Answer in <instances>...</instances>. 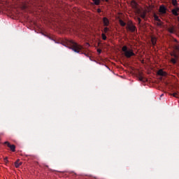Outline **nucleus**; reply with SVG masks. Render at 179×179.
<instances>
[{"label": "nucleus", "instance_id": "393cba45", "mask_svg": "<svg viewBox=\"0 0 179 179\" xmlns=\"http://www.w3.org/2000/svg\"><path fill=\"white\" fill-rule=\"evenodd\" d=\"M139 80L140 81H143V77H142V76L139 77Z\"/></svg>", "mask_w": 179, "mask_h": 179}, {"label": "nucleus", "instance_id": "ddd939ff", "mask_svg": "<svg viewBox=\"0 0 179 179\" xmlns=\"http://www.w3.org/2000/svg\"><path fill=\"white\" fill-rule=\"evenodd\" d=\"M119 23H120V25L123 27L126 26V22L124 21H123L122 20H120Z\"/></svg>", "mask_w": 179, "mask_h": 179}, {"label": "nucleus", "instance_id": "4be33fe9", "mask_svg": "<svg viewBox=\"0 0 179 179\" xmlns=\"http://www.w3.org/2000/svg\"><path fill=\"white\" fill-rule=\"evenodd\" d=\"M172 56H173V57H175L176 59H178V55H177L176 54L173 53V54L172 55Z\"/></svg>", "mask_w": 179, "mask_h": 179}, {"label": "nucleus", "instance_id": "c85d7f7f", "mask_svg": "<svg viewBox=\"0 0 179 179\" xmlns=\"http://www.w3.org/2000/svg\"><path fill=\"white\" fill-rule=\"evenodd\" d=\"M106 2H108V0H106Z\"/></svg>", "mask_w": 179, "mask_h": 179}, {"label": "nucleus", "instance_id": "7c9ffc66", "mask_svg": "<svg viewBox=\"0 0 179 179\" xmlns=\"http://www.w3.org/2000/svg\"><path fill=\"white\" fill-rule=\"evenodd\" d=\"M0 141H1V137H0Z\"/></svg>", "mask_w": 179, "mask_h": 179}, {"label": "nucleus", "instance_id": "f257e3e1", "mask_svg": "<svg viewBox=\"0 0 179 179\" xmlns=\"http://www.w3.org/2000/svg\"><path fill=\"white\" fill-rule=\"evenodd\" d=\"M130 6H131L132 9L136 12L137 14L140 15V17L144 19L146 17V13L142 12L141 8H139V5L138 3L136 1V0H132L130 1Z\"/></svg>", "mask_w": 179, "mask_h": 179}, {"label": "nucleus", "instance_id": "9b49d317", "mask_svg": "<svg viewBox=\"0 0 179 179\" xmlns=\"http://www.w3.org/2000/svg\"><path fill=\"white\" fill-rule=\"evenodd\" d=\"M151 41H152V46L156 45V44H157V38L155 37V36H152L151 37Z\"/></svg>", "mask_w": 179, "mask_h": 179}, {"label": "nucleus", "instance_id": "b1692460", "mask_svg": "<svg viewBox=\"0 0 179 179\" xmlns=\"http://www.w3.org/2000/svg\"><path fill=\"white\" fill-rule=\"evenodd\" d=\"M172 95H173V97L178 98V96H177L178 94L177 93H173Z\"/></svg>", "mask_w": 179, "mask_h": 179}, {"label": "nucleus", "instance_id": "cd10ccee", "mask_svg": "<svg viewBox=\"0 0 179 179\" xmlns=\"http://www.w3.org/2000/svg\"><path fill=\"white\" fill-rule=\"evenodd\" d=\"M178 29H179V23H178Z\"/></svg>", "mask_w": 179, "mask_h": 179}, {"label": "nucleus", "instance_id": "6e6552de", "mask_svg": "<svg viewBox=\"0 0 179 179\" xmlns=\"http://www.w3.org/2000/svg\"><path fill=\"white\" fill-rule=\"evenodd\" d=\"M103 23L104 27H108L110 25V20H108L107 17H103Z\"/></svg>", "mask_w": 179, "mask_h": 179}, {"label": "nucleus", "instance_id": "7ed1b4c3", "mask_svg": "<svg viewBox=\"0 0 179 179\" xmlns=\"http://www.w3.org/2000/svg\"><path fill=\"white\" fill-rule=\"evenodd\" d=\"M122 51L124 53V57H126L127 59H129L133 56H136V54H134L133 50H128V47L126 45L122 48Z\"/></svg>", "mask_w": 179, "mask_h": 179}, {"label": "nucleus", "instance_id": "aec40b11", "mask_svg": "<svg viewBox=\"0 0 179 179\" xmlns=\"http://www.w3.org/2000/svg\"><path fill=\"white\" fill-rule=\"evenodd\" d=\"M136 20H137V21L138 22V24H140L141 23V17H137Z\"/></svg>", "mask_w": 179, "mask_h": 179}, {"label": "nucleus", "instance_id": "f8f14e48", "mask_svg": "<svg viewBox=\"0 0 179 179\" xmlns=\"http://www.w3.org/2000/svg\"><path fill=\"white\" fill-rule=\"evenodd\" d=\"M22 164V162H20L19 159H17L15 163H14V165L15 166L16 169H18Z\"/></svg>", "mask_w": 179, "mask_h": 179}, {"label": "nucleus", "instance_id": "5701e85b", "mask_svg": "<svg viewBox=\"0 0 179 179\" xmlns=\"http://www.w3.org/2000/svg\"><path fill=\"white\" fill-rule=\"evenodd\" d=\"M96 52H98L99 54H101L102 52V50L101 49L96 50Z\"/></svg>", "mask_w": 179, "mask_h": 179}, {"label": "nucleus", "instance_id": "20e7f679", "mask_svg": "<svg viewBox=\"0 0 179 179\" xmlns=\"http://www.w3.org/2000/svg\"><path fill=\"white\" fill-rule=\"evenodd\" d=\"M172 5L175 6V8L172 9V15L173 16L179 15V7H178V1L177 0H172Z\"/></svg>", "mask_w": 179, "mask_h": 179}, {"label": "nucleus", "instance_id": "4468645a", "mask_svg": "<svg viewBox=\"0 0 179 179\" xmlns=\"http://www.w3.org/2000/svg\"><path fill=\"white\" fill-rule=\"evenodd\" d=\"M154 18L155 20L157 22H162V20H160V19L159 18V16H157L156 14L154 15Z\"/></svg>", "mask_w": 179, "mask_h": 179}, {"label": "nucleus", "instance_id": "a878e982", "mask_svg": "<svg viewBox=\"0 0 179 179\" xmlns=\"http://www.w3.org/2000/svg\"><path fill=\"white\" fill-rule=\"evenodd\" d=\"M96 12H98L99 13H101L102 11L101 10V9H98L97 10H96Z\"/></svg>", "mask_w": 179, "mask_h": 179}, {"label": "nucleus", "instance_id": "c756f323", "mask_svg": "<svg viewBox=\"0 0 179 179\" xmlns=\"http://www.w3.org/2000/svg\"><path fill=\"white\" fill-rule=\"evenodd\" d=\"M85 56H87V54H85Z\"/></svg>", "mask_w": 179, "mask_h": 179}, {"label": "nucleus", "instance_id": "bb28decb", "mask_svg": "<svg viewBox=\"0 0 179 179\" xmlns=\"http://www.w3.org/2000/svg\"><path fill=\"white\" fill-rule=\"evenodd\" d=\"M178 22H179V17H178Z\"/></svg>", "mask_w": 179, "mask_h": 179}, {"label": "nucleus", "instance_id": "1a4fd4ad", "mask_svg": "<svg viewBox=\"0 0 179 179\" xmlns=\"http://www.w3.org/2000/svg\"><path fill=\"white\" fill-rule=\"evenodd\" d=\"M157 75L159 76H166L167 73L165 72V71H163L162 69H159V70L157 71Z\"/></svg>", "mask_w": 179, "mask_h": 179}, {"label": "nucleus", "instance_id": "0eeeda50", "mask_svg": "<svg viewBox=\"0 0 179 179\" xmlns=\"http://www.w3.org/2000/svg\"><path fill=\"white\" fill-rule=\"evenodd\" d=\"M5 145H6V146H8V148H10L11 152H15V145H11L10 144L9 142L6 141L5 143H3Z\"/></svg>", "mask_w": 179, "mask_h": 179}, {"label": "nucleus", "instance_id": "f3484780", "mask_svg": "<svg viewBox=\"0 0 179 179\" xmlns=\"http://www.w3.org/2000/svg\"><path fill=\"white\" fill-rule=\"evenodd\" d=\"M110 31L109 28H108V27H104L103 28V33L107 34L108 31Z\"/></svg>", "mask_w": 179, "mask_h": 179}, {"label": "nucleus", "instance_id": "dca6fc26", "mask_svg": "<svg viewBox=\"0 0 179 179\" xmlns=\"http://www.w3.org/2000/svg\"><path fill=\"white\" fill-rule=\"evenodd\" d=\"M101 38H103V41L107 40V36H106L105 34H101Z\"/></svg>", "mask_w": 179, "mask_h": 179}, {"label": "nucleus", "instance_id": "f03ea898", "mask_svg": "<svg viewBox=\"0 0 179 179\" xmlns=\"http://www.w3.org/2000/svg\"><path fill=\"white\" fill-rule=\"evenodd\" d=\"M69 43L71 49H72L75 52L80 53L83 49L82 45H78V43H75L74 41H70Z\"/></svg>", "mask_w": 179, "mask_h": 179}, {"label": "nucleus", "instance_id": "9d476101", "mask_svg": "<svg viewBox=\"0 0 179 179\" xmlns=\"http://www.w3.org/2000/svg\"><path fill=\"white\" fill-rule=\"evenodd\" d=\"M169 33H171V34H174L176 32V29H175V27L174 26H172L171 27H169L167 29Z\"/></svg>", "mask_w": 179, "mask_h": 179}, {"label": "nucleus", "instance_id": "2eb2a0df", "mask_svg": "<svg viewBox=\"0 0 179 179\" xmlns=\"http://www.w3.org/2000/svg\"><path fill=\"white\" fill-rule=\"evenodd\" d=\"M93 2H94V4L98 6V5H100V0H92Z\"/></svg>", "mask_w": 179, "mask_h": 179}, {"label": "nucleus", "instance_id": "a211bd4d", "mask_svg": "<svg viewBox=\"0 0 179 179\" xmlns=\"http://www.w3.org/2000/svg\"><path fill=\"white\" fill-rule=\"evenodd\" d=\"M171 62L173 64H176L177 63V61H176V59H174V58H172V59H171Z\"/></svg>", "mask_w": 179, "mask_h": 179}, {"label": "nucleus", "instance_id": "423d86ee", "mask_svg": "<svg viewBox=\"0 0 179 179\" xmlns=\"http://www.w3.org/2000/svg\"><path fill=\"white\" fill-rule=\"evenodd\" d=\"M167 11V8L164 5H161L159 6V9L158 10V12H159L160 15H166Z\"/></svg>", "mask_w": 179, "mask_h": 179}, {"label": "nucleus", "instance_id": "412c9836", "mask_svg": "<svg viewBox=\"0 0 179 179\" xmlns=\"http://www.w3.org/2000/svg\"><path fill=\"white\" fill-rule=\"evenodd\" d=\"M8 162V157L3 158V162H4V163L7 164Z\"/></svg>", "mask_w": 179, "mask_h": 179}, {"label": "nucleus", "instance_id": "6ab92c4d", "mask_svg": "<svg viewBox=\"0 0 179 179\" xmlns=\"http://www.w3.org/2000/svg\"><path fill=\"white\" fill-rule=\"evenodd\" d=\"M157 26L162 27V22L161 21V22H157Z\"/></svg>", "mask_w": 179, "mask_h": 179}, {"label": "nucleus", "instance_id": "39448f33", "mask_svg": "<svg viewBox=\"0 0 179 179\" xmlns=\"http://www.w3.org/2000/svg\"><path fill=\"white\" fill-rule=\"evenodd\" d=\"M126 29L127 31L131 33H134L137 31L136 27L134 25L132 22H129V23H127Z\"/></svg>", "mask_w": 179, "mask_h": 179}]
</instances>
